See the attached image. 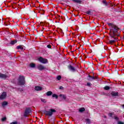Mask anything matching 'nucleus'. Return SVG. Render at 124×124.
<instances>
[{"label": "nucleus", "mask_w": 124, "mask_h": 124, "mask_svg": "<svg viewBox=\"0 0 124 124\" xmlns=\"http://www.w3.org/2000/svg\"><path fill=\"white\" fill-rule=\"evenodd\" d=\"M108 25L110 27V35L113 36L115 33H117V35H120V29L118 27L111 23H108Z\"/></svg>", "instance_id": "1"}, {"label": "nucleus", "mask_w": 124, "mask_h": 124, "mask_svg": "<svg viewBox=\"0 0 124 124\" xmlns=\"http://www.w3.org/2000/svg\"><path fill=\"white\" fill-rule=\"evenodd\" d=\"M26 82L25 81V77L23 76L19 77L17 80V85L19 86H24Z\"/></svg>", "instance_id": "2"}, {"label": "nucleus", "mask_w": 124, "mask_h": 124, "mask_svg": "<svg viewBox=\"0 0 124 124\" xmlns=\"http://www.w3.org/2000/svg\"><path fill=\"white\" fill-rule=\"evenodd\" d=\"M56 109H50L48 111L45 110L44 113L46 116H49V117H51V116L53 115V113H56Z\"/></svg>", "instance_id": "3"}, {"label": "nucleus", "mask_w": 124, "mask_h": 124, "mask_svg": "<svg viewBox=\"0 0 124 124\" xmlns=\"http://www.w3.org/2000/svg\"><path fill=\"white\" fill-rule=\"evenodd\" d=\"M111 37H112V38H113V40H110L109 41V44H114V43H115V42H116V40H117V39H118V36H120V35H117V33H115V34H114V35L113 36H112V35H110Z\"/></svg>", "instance_id": "4"}, {"label": "nucleus", "mask_w": 124, "mask_h": 124, "mask_svg": "<svg viewBox=\"0 0 124 124\" xmlns=\"http://www.w3.org/2000/svg\"><path fill=\"white\" fill-rule=\"evenodd\" d=\"M28 115H31V108H27L24 112V117H28Z\"/></svg>", "instance_id": "5"}, {"label": "nucleus", "mask_w": 124, "mask_h": 124, "mask_svg": "<svg viewBox=\"0 0 124 124\" xmlns=\"http://www.w3.org/2000/svg\"><path fill=\"white\" fill-rule=\"evenodd\" d=\"M38 61H40L42 63H47L48 62V60L42 57H40L38 58Z\"/></svg>", "instance_id": "6"}, {"label": "nucleus", "mask_w": 124, "mask_h": 124, "mask_svg": "<svg viewBox=\"0 0 124 124\" xmlns=\"http://www.w3.org/2000/svg\"><path fill=\"white\" fill-rule=\"evenodd\" d=\"M0 78H1V79H7L9 78V76L0 73Z\"/></svg>", "instance_id": "7"}, {"label": "nucleus", "mask_w": 124, "mask_h": 124, "mask_svg": "<svg viewBox=\"0 0 124 124\" xmlns=\"http://www.w3.org/2000/svg\"><path fill=\"white\" fill-rule=\"evenodd\" d=\"M5 97H6V93L4 92L0 96V100H3V99H5Z\"/></svg>", "instance_id": "8"}, {"label": "nucleus", "mask_w": 124, "mask_h": 124, "mask_svg": "<svg viewBox=\"0 0 124 124\" xmlns=\"http://www.w3.org/2000/svg\"><path fill=\"white\" fill-rule=\"evenodd\" d=\"M68 68L69 69V70L72 71V72H75V71H76V69H75V68L71 65L68 66Z\"/></svg>", "instance_id": "9"}, {"label": "nucleus", "mask_w": 124, "mask_h": 124, "mask_svg": "<svg viewBox=\"0 0 124 124\" xmlns=\"http://www.w3.org/2000/svg\"><path fill=\"white\" fill-rule=\"evenodd\" d=\"M37 68L39 69V70H43L44 69H45V67H44V65H42L40 64H38L37 66Z\"/></svg>", "instance_id": "10"}, {"label": "nucleus", "mask_w": 124, "mask_h": 124, "mask_svg": "<svg viewBox=\"0 0 124 124\" xmlns=\"http://www.w3.org/2000/svg\"><path fill=\"white\" fill-rule=\"evenodd\" d=\"M88 77H89V78H88V80L89 81H93V80H95V79H96V77H92L90 75L88 76Z\"/></svg>", "instance_id": "11"}, {"label": "nucleus", "mask_w": 124, "mask_h": 124, "mask_svg": "<svg viewBox=\"0 0 124 124\" xmlns=\"http://www.w3.org/2000/svg\"><path fill=\"white\" fill-rule=\"evenodd\" d=\"M112 96H118L119 95V93L116 92H112L111 93Z\"/></svg>", "instance_id": "12"}, {"label": "nucleus", "mask_w": 124, "mask_h": 124, "mask_svg": "<svg viewBox=\"0 0 124 124\" xmlns=\"http://www.w3.org/2000/svg\"><path fill=\"white\" fill-rule=\"evenodd\" d=\"M35 91H42V87L40 86H35Z\"/></svg>", "instance_id": "13"}, {"label": "nucleus", "mask_w": 124, "mask_h": 124, "mask_svg": "<svg viewBox=\"0 0 124 124\" xmlns=\"http://www.w3.org/2000/svg\"><path fill=\"white\" fill-rule=\"evenodd\" d=\"M85 123L87 124H90L92 123V122L91 121V119H85Z\"/></svg>", "instance_id": "14"}, {"label": "nucleus", "mask_w": 124, "mask_h": 124, "mask_svg": "<svg viewBox=\"0 0 124 124\" xmlns=\"http://www.w3.org/2000/svg\"><path fill=\"white\" fill-rule=\"evenodd\" d=\"M59 96L60 97H62L63 98V99H66V96H65V95H63L62 94H60L59 95Z\"/></svg>", "instance_id": "15"}, {"label": "nucleus", "mask_w": 124, "mask_h": 124, "mask_svg": "<svg viewBox=\"0 0 124 124\" xmlns=\"http://www.w3.org/2000/svg\"><path fill=\"white\" fill-rule=\"evenodd\" d=\"M74 2H76L77 3H81L82 2L81 0H72Z\"/></svg>", "instance_id": "16"}, {"label": "nucleus", "mask_w": 124, "mask_h": 124, "mask_svg": "<svg viewBox=\"0 0 124 124\" xmlns=\"http://www.w3.org/2000/svg\"><path fill=\"white\" fill-rule=\"evenodd\" d=\"M85 111V108H81L79 109V112L80 113H82V112H84Z\"/></svg>", "instance_id": "17"}, {"label": "nucleus", "mask_w": 124, "mask_h": 124, "mask_svg": "<svg viewBox=\"0 0 124 124\" xmlns=\"http://www.w3.org/2000/svg\"><path fill=\"white\" fill-rule=\"evenodd\" d=\"M30 66L31 68H34V67H35V64L33 63H31L30 64Z\"/></svg>", "instance_id": "18"}, {"label": "nucleus", "mask_w": 124, "mask_h": 124, "mask_svg": "<svg viewBox=\"0 0 124 124\" xmlns=\"http://www.w3.org/2000/svg\"><path fill=\"white\" fill-rule=\"evenodd\" d=\"M52 92L48 91L46 93V95H47V96H50V95H52Z\"/></svg>", "instance_id": "19"}, {"label": "nucleus", "mask_w": 124, "mask_h": 124, "mask_svg": "<svg viewBox=\"0 0 124 124\" xmlns=\"http://www.w3.org/2000/svg\"><path fill=\"white\" fill-rule=\"evenodd\" d=\"M7 104H8L7 102H6V101H4V102H3L2 103V106H5L7 105Z\"/></svg>", "instance_id": "20"}, {"label": "nucleus", "mask_w": 124, "mask_h": 124, "mask_svg": "<svg viewBox=\"0 0 124 124\" xmlns=\"http://www.w3.org/2000/svg\"><path fill=\"white\" fill-rule=\"evenodd\" d=\"M17 49H21V50H23L24 49V47H23V46H18L16 47Z\"/></svg>", "instance_id": "21"}, {"label": "nucleus", "mask_w": 124, "mask_h": 124, "mask_svg": "<svg viewBox=\"0 0 124 124\" xmlns=\"http://www.w3.org/2000/svg\"><path fill=\"white\" fill-rule=\"evenodd\" d=\"M15 43H17V41H12L11 42V44L12 45H14Z\"/></svg>", "instance_id": "22"}, {"label": "nucleus", "mask_w": 124, "mask_h": 124, "mask_svg": "<svg viewBox=\"0 0 124 124\" xmlns=\"http://www.w3.org/2000/svg\"><path fill=\"white\" fill-rule=\"evenodd\" d=\"M104 89L106 91H108V90H110V87H109V86H106V87H104Z\"/></svg>", "instance_id": "23"}, {"label": "nucleus", "mask_w": 124, "mask_h": 124, "mask_svg": "<svg viewBox=\"0 0 124 124\" xmlns=\"http://www.w3.org/2000/svg\"><path fill=\"white\" fill-rule=\"evenodd\" d=\"M103 3L106 5V6H107L108 5V4L107 3V2H106V0H103Z\"/></svg>", "instance_id": "24"}, {"label": "nucleus", "mask_w": 124, "mask_h": 124, "mask_svg": "<svg viewBox=\"0 0 124 124\" xmlns=\"http://www.w3.org/2000/svg\"><path fill=\"white\" fill-rule=\"evenodd\" d=\"M57 80L60 81V80H61V79H62V76H57Z\"/></svg>", "instance_id": "25"}, {"label": "nucleus", "mask_w": 124, "mask_h": 124, "mask_svg": "<svg viewBox=\"0 0 124 124\" xmlns=\"http://www.w3.org/2000/svg\"><path fill=\"white\" fill-rule=\"evenodd\" d=\"M52 97H55V98L58 99V96L56 94H52Z\"/></svg>", "instance_id": "26"}, {"label": "nucleus", "mask_w": 124, "mask_h": 124, "mask_svg": "<svg viewBox=\"0 0 124 124\" xmlns=\"http://www.w3.org/2000/svg\"><path fill=\"white\" fill-rule=\"evenodd\" d=\"M2 122H5L6 121V117H3L1 119Z\"/></svg>", "instance_id": "27"}, {"label": "nucleus", "mask_w": 124, "mask_h": 124, "mask_svg": "<svg viewBox=\"0 0 124 124\" xmlns=\"http://www.w3.org/2000/svg\"><path fill=\"white\" fill-rule=\"evenodd\" d=\"M87 86L88 87H91V86H92V83H91V82H88L87 83Z\"/></svg>", "instance_id": "28"}, {"label": "nucleus", "mask_w": 124, "mask_h": 124, "mask_svg": "<svg viewBox=\"0 0 124 124\" xmlns=\"http://www.w3.org/2000/svg\"><path fill=\"white\" fill-rule=\"evenodd\" d=\"M87 14H88L89 15H91L92 12H91V11H88L86 12Z\"/></svg>", "instance_id": "29"}, {"label": "nucleus", "mask_w": 124, "mask_h": 124, "mask_svg": "<svg viewBox=\"0 0 124 124\" xmlns=\"http://www.w3.org/2000/svg\"><path fill=\"white\" fill-rule=\"evenodd\" d=\"M114 118L115 119V120H116V121H119V117L117 116H114Z\"/></svg>", "instance_id": "30"}, {"label": "nucleus", "mask_w": 124, "mask_h": 124, "mask_svg": "<svg viewBox=\"0 0 124 124\" xmlns=\"http://www.w3.org/2000/svg\"><path fill=\"white\" fill-rule=\"evenodd\" d=\"M10 124H18V122H12L10 123Z\"/></svg>", "instance_id": "31"}, {"label": "nucleus", "mask_w": 124, "mask_h": 124, "mask_svg": "<svg viewBox=\"0 0 124 124\" xmlns=\"http://www.w3.org/2000/svg\"><path fill=\"white\" fill-rule=\"evenodd\" d=\"M108 116H109V117H112V116H113V113H109L108 114Z\"/></svg>", "instance_id": "32"}, {"label": "nucleus", "mask_w": 124, "mask_h": 124, "mask_svg": "<svg viewBox=\"0 0 124 124\" xmlns=\"http://www.w3.org/2000/svg\"><path fill=\"white\" fill-rule=\"evenodd\" d=\"M17 90H18L20 92H23V91L22 88H18Z\"/></svg>", "instance_id": "33"}, {"label": "nucleus", "mask_w": 124, "mask_h": 124, "mask_svg": "<svg viewBox=\"0 0 124 124\" xmlns=\"http://www.w3.org/2000/svg\"><path fill=\"white\" fill-rule=\"evenodd\" d=\"M47 48H48L49 49H51V46L50 45H48L47 46Z\"/></svg>", "instance_id": "34"}, {"label": "nucleus", "mask_w": 124, "mask_h": 124, "mask_svg": "<svg viewBox=\"0 0 124 124\" xmlns=\"http://www.w3.org/2000/svg\"><path fill=\"white\" fill-rule=\"evenodd\" d=\"M41 101H42V102H46V100L44 99H41Z\"/></svg>", "instance_id": "35"}, {"label": "nucleus", "mask_w": 124, "mask_h": 124, "mask_svg": "<svg viewBox=\"0 0 124 124\" xmlns=\"http://www.w3.org/2000/svg\"><path fill=\"white\" fill-rule=\"evenodd\" d=\"M118 124H124V123L119 121L118 122Z\"/></svg>", "instance_id": "36"}, {"label": "nucleus", "mask_w": 124, "mask_h": 124, "mask_svg": "<svg viewBox=\"0 0 124 124\" xmlns=\"http://www.w3.org/2000/svg\"><path fill=\"white\" fill-rule=\"evenodd\" d=\"M60 90H63V87L61 86V87H60Z\"/></svg>", "instance_id": "37"}, {"label": "nucleus", "mask_w": 124, "mask_h": 124, "mask_svg": "<svg viewBox=\"0 0 124 124\" xmlns=\"http://www.w3.org/2000/svg\"><path fill=\"white\" fill-rule=\"evenodd\" d=\"M122 107H123V108H124V104L122 105Z\"/></svg>", "instance_id": "38"}, {"label": "nucleus", "mask_w": 124, "mask_h": 124, "mask_svg": "<svg viewBox=\"0 0 124 124\" xmlns=\"http://www.w3.org/2000/svg\"><path fill=\"white\" fill-rule=\"evenodd\" d=\"M104 118H106V116H104Z\"/></svg>", "instance_id": "39"}]
</instances>
